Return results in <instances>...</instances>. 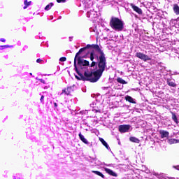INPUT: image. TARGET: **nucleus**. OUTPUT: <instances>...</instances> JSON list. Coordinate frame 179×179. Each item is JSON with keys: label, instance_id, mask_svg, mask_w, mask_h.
<instances>
[{"label": "nucleus", "instance_id": "5701e85b", "mask_svg": "<svg viewBox=\"0 0 179 179\" xmlns=\"http://www.w3.org/2000/svg\"><path fill=\"white\" fill-rule=\"evenodd\" d=\"M59 61L61 62H65V61H66V57H60Z\"/></svg>", "mask_w": 179, "mask_h": 179}, {"label": "nucleus", "instance_id": "6e6552de", "mask_svg": "<svg viewBox=\"0 0 179 179\" xmlns=\"http://www.w3.org/2000/svg\"><path fill=\"white\" fill-rule=\"evenodd\" d=\"M72 92H73L72 87H68L67 88L62 90V92L61 93V94H64V93H65L66 96H69V94H71Z\"/></svg>", "mask_w": 179, "mask_h": 179}, {"label": "nucleus", "instance_id": "c756f323", "mask_svg": "<svg viewBox=\"0 0 179 179\" xmlns=\"http://www.w3.org/2000/svg\"><path fill=\"white\" fill-rule=\"evenodd\" d=\"M87 17H90V13L89 11L87 12Z\"/></svg>", "mask_w": 179, "mask_h": 179}, {"label": "nucleus", "instance_id": "bb28decb", "mask_svg": "<svg viewBox=\"0 0 179 179\" xmlns=\"http://www.w3.org/2000/svg\"><path fill=\"white\" fill-rule=\"evenodd\" d=\"M39 82H41V83H43V85L45 84V80H43V79H38Z\"/></svg>", "mask_w": 179, "mask_h": 179}, {"label": "nucleus", "instance_id": "0eeeda50", "mask_svg": "<svg viewBox=\"0 0 179 179\" xmlns=\"http://www.w3.org/2000/svg\"><path fill=\"white\" fill-rule=\"evenodd\" d=\"M159 134L160 138L162 139H163L164 138H169V136L170 135V133H169V131L164 130H160Z\"/></svg>", "mask_w": 179, "mask_h": 179}, {"label": "nucleus", "instance_id": "dca6fc26", "mask_svg": "<svg viewBox=\"0 0 179 179\" xmlns=\"http://www.w3.org/2000/svg\"><path fill=\"white\" fill-rule=\"evenodd\" d=\"M92 172L94 173V174H96V176H99V177H101V178H106L104 175L99 171H92Z\"/></svg>", "mask_w": 179, "mask_h": 179}, {"label": "nucleus", "instance_id": "f03ea898", "mask_svg": "<svg viewBox=\"0 0 179 179\" xmlns=\"http://www.w3.org/2000/svg\"><path fill=\"white\" fill-rule=\"evenodd\" d=\"M90 48L92 51H94H94H96V52L101 54L99 56V61L98 62V69L96 66V69L90 72V82L91 83H96V82H99L100 78L103 76V72H104V71H106V68H107V59H106L104 52L101 50L99 45H90Z\"/></svg>", "mask_w": 179, "mask_h": 179}, {"label": "nucleus", "instance_id": "cd10ccee", "mask_svg": "<svg viewBox=\"0 0 179 179\" xmlns=\"http://www.w3.org/2000/svg\"><path fill=\"white\" fill-rule=\"evenodd\" d=\"M42 61H43V59H36V62H37L38 64H40V62H42Z\"/></svg>", "mask_w": 179, "mask_h": 179}, {"label": "nucleus", "instance_id": "c85d7f7f", "mask_svg": "<svg viewBox=\"0 0 179 179\" xmlns=\"http://www.w3.org/2000/svg\"><path fill=\"white\" fill-rule=\"evenodd\" d=\"M41 103H43V100H44V96L42 95L41 97Z\"/></svg>", "mask_w": 179, "mask_h": 179}, {"label": "nucleus", "instance_id": "2f4dec72", "mask_svg": "<svg viewBox=\"0 0 179 179\" xmlns=\"http://www.w3.org/2000/svg\"><path fill=\"white\" fill-rule=\"evenodd\" d=\"M0 41H1V43H5L6 40L5 38H1L0 39Z\"/></svg>", "mask_w": 179, "mask_h": 179}, {"label": "nucleus", "instance_id": "f257e3e1", "mask_svg": "<svg viewBox=\"0 0 179 179\" xmlns=\"http://www.w3.org/2000/svg\"><path fill=\"white\" fill-rule=\"evenodd\" d=\"M89 48H90V44H87L86 47L80 48L74 57V69L78 75V76L75 75V78L77 80L90 82V71H89V69L83 67L89 66L90 62L87 60L83 59V57L79 56L82 52H85L86 50H89Z\"/></svg>", "mask_w": 179, "mask_h": 179}, {"label": "nucleus", "instance_id": "4be33fe9", "mask_svg": "<svg viewBox=\"0 0 179 179\" xmlns=\"http://www.w3.org/2000/svg\"><path fill=\"white\" fill-rule=\"evenodd\" d=\"M52 6H54V3H50V4H48L45 7V10H50V9H51V8H52Z\"/></svg>", "mask_w": 179, "mask_h": 179}, {"label": "nucleus", "instance_id": "f704fd0d", "mask_svg": "<svg viewBox=\"0 0 179 179\" xmlns=\"http://www.w3.org/2000/svg\"><path fill=\"white\" fill-rule=\"evenodd\" d=\"M14 179H16V178H14Z\"/></svg>", "mask_w": 179, "mask_h": 179}, {"label": "nucleus", "instance_id": "aec40b11", "mask_svg": "<svg viewBox=\"0 0 179 179\" xmlns=\"http://www.w3.org/2000/svg\"><path fill=\"white\" fill-rule=\"evenodd\" d=\"M117 82H118V83H121V85H127V81H125L122 78H117Z\"/></svg>", "mask_w": 179, "mask_h": 179}, {"label": "nucleus", "instance_id": "412c9836", "mask_svg": "<svg viewBox=\"0 0 179 179\" xmlns=\"http://www.w3.org/2000/svg\"><path fill=\"white\" fill-rule=\"evenodd\" d=\"M24 9H27V6H30L31 5V1H27V0H25L24 1Z\"/></svg>", "mask_w": 179, "mask_h": 179}, {"label": "nucleus", "instance_id": "7ed1b4c3", "mask_svg": "<svg viewBox=\"0 0 179 179\" xmlns=\"http://www.w3.org/2000/svg\"><path fill=\"white\" fill-rule=\"evenodd\" d=\"M109 26L115 31H122L124 30V21L117 17H111Z\"/></svg>", "mask_w": 179, "mask_h": 179}, {"label": "nucleus", "instance_id": "f3484780", "mask_svg": "<svg viewBox=\"0 0 179 179\" xmlns=\"http://www.w3.org/2000/svg\"><path fill=\"white\" fill-rule=\"evenodd\" d=\"M167 85H169V86H171V87H176V86H177V84L171 81V80H167Z\"/></svg>", "mask_w": 179, "mask_h": 179}, {"label": "nucleus", "instance_id": "6ab92c4d", "mask_svg": "<svg viewBox=\"0 0 179 179\" xmlns=\"http://www.w3.org/2000/svg\"><path fill=\"white\" fill-rule=\"evenodd\" d=\"M172 114V120L176 122V124H178V119H177V115L176 113L171 112Z\"/></svg>", "mask_w": 179, "mask_h": 179}, {"label": "nucleus", "instance_id": "72a5a7b5", "mask_svg": "<svg viewBox=\"0 0 179 179\" xmlns=\"http://www.w3.org/2000/svg\"><path fill=\"white\" fill-rule=\"evenodd\" d=\"M29 75H31H31H33V73H30Z\"/></svg>", "mask_w": 179, "mask_h": 179}, {"label": "nucleus", "instance_id": "7c9ffc66", "mask_svg": "<svg viewBox=\"0 0 179 179\" xmlns=\"http://www.w3.org/2000/svg\"><path fill=\"white\" fill-rule=\"evenodd\" d=\"M173 168L176 169V170H179V165L178 166H174Z\"/></svg>", "mask_w": 179, "mask_h": 179}, {"label": "nucleus", "instance_id": "20e7f679", "mask_svg": "<svg viewBox=\"0 0 179 179\" xmlns=\"http://www.w3.org/2000/svg\"><path fill=\"white\" fill-rule=\"evenodd\" d=\"M136 57L146 62L147 61H152V58L147 55H145L141 52H136Z\"/></svg>", "mask_w": 179, "mask_h": 179}, {"label": "nucleus", "instance_id": "1a4fd4ad", "mask_svg": "<svg viewBox=\"0 0 179 179\" xmlns=\"http://www.w3.org/2000/svg\"><path fill=\"white\" fill-rule=\"evenodd\" d=\"M105 171H106V173L109 174V176H112L113 177H117V174L115 173V172L113 171V170H111L108 168H106Z\"/></svg>", "mask_w": 179, "mask_h": 179}, {"label": "nucleus", "instance_id": "a878e982", "mask_svg": "<svg viewBox=\"0 0 179 179\" xmlns=\"http://www.w3.org/2000/svg\"><path fill=\"white\" fill-rule=\"evenodd\" d=\"M57 2L58 3H61V2L64 3V2H66V0H57Z\"/></svg>", "mask_w": 179, "mask_h": 179}, {"label": "nucleus", "instance_id": "423d86ee", "mask_svg": "<svg viewBox=\"0 0 179 179\" xmlns=\"http://www.w3.org/2000/svg\"><path fill=\"white\" fill-rule=\"evenodd\" d=\"M130 6L132 8L133 10H134V12H136V13H138V15H142V13H143L142 9L135 6V4L131 3H130Z\"/></svg>", "mask_w": 179, "mask_h": 179}, {"label": "nucleus", "instance_id": "473e14b6", "mask_svg": "<svg viewBox=\"0 0 179 179\" xmlns=\"http://www.w3.org/2000/svg\"><path fill=\"white\" fill-rule=\"evenodd\" d=\"M54 107H58V105L57 104L56 102L54 103Z\"/></svg>", "mask_w": 179, "mask_h": 179}, {"label": "nucleus", "instance_id": "393cba45", "mask_svg": "<svg viewBox=\"0 0 179 179\" xmlns=\"http://www.w3.org/2000/svg\"><path fill=\"white\" fill-rule=\"evenodd\" d=\"M1 49L3 50V48H9V47H10V46H9L8 45H1Z\"/></svg>", "mask_w": 179, "mask_h": 179}, {"label": "nucleus", "instance_id": "a211bd4d", "mask_svg": "<svg viewBox=\"0 0 179 179\" xmlns=\"http://www.w3.org/2000/svg\"><path fill=\"white\" fill-rule=\"evenodd\" d=\"M99 141L102 143V145H103V146L106 148V149H108L109 148L108 144L107 143V142H106V141L103 139V138H99Z\"/></svg>", "mask_w": 179, "mask_h": 179}, {"label": "nucleus", "instance_id": "9b49d317", "mask_svg": "<svg viewBox=\"0 0 179 179\" xmlns=\"http://www.w3.org/2000/svg\"><path fill=\"white\" fill-rule=\"evenodd\" d=\"M168 143L169 145H174V143H179V140L176 138H169L168 139Z\"/></svg>", "mask_w": 179, "mask_h": 179}, {"label": "nucleus", "instance_id": "4468645a", "mask_svg": "<svg viewBox=\"0 0 179 179\" xmlns=\"http://www.w3.org/2000/svg\"><path fill=\"white\" fill-rule=\"evenodd\" d=\"M129 141L131 142H133L134 143H139L141 142V140H139L138 138L136 137H130Z\"/></svg>", "mask_w": 179, "mask_h": 179}, {"label": "nucleus", "instance_id": "b1692460", "mask_svg": "<svg viewBox=\"0 0 179 179\" xmlns=\"http://www.w3.org/2000/svg\"><path fill=\"white\" fill-rule=\"evenodd\" d=\"M96 65H97V62H92L90 64V67L93 68V66H96Z\"/></svg>", "mask_w": 179, "mask_h": 179}, {"label": "nucleus", "instance_id": "9d476101", "mask_svg": "<svg viewBox=\"0 0 179 179\" xmlns=\"http://www.w3.org/2000/svg\"><path fill=\"white\" fill-rule=\"evenodd\" d=\"M126 101H129V103H131L132 104H136V101L134 100V98H132L131 96H125Z\"/></svg>", "mask_w": 179, "mask_h": 179}, {"label": "nucleus", "instance_id": "ddd939ff", "mask_svg": "<svg viewBox=\"0 0 179 179\" xmlns=\"http://www.w3.org/2000/svg\"><path fill=\"white\" fill-rule=\"evenodd\" d=\"M94 56L96 57L97 59H99V56L96 55V53L94 52V50H91L90 61H93V59H94Z\"/></svg>", "mask_w": 179, "mask_h": 179}, {"label": "nucleus", "instance_id": "2eb2a0df", "mask_svg": "<svg viewBox=\"0 0 179 179\" xmlns=\"http://www.w3.org/2000/svg\"><path fill=\"white\" fill-rule=\"evenodd\" d=\"M78 136H79L80 141H82V142H83V143L87 144V140H86V138H85V136L83 135H82V133H80L78 134Z\"/></svg>", "mask_w": 179, "mask_h": 179}, {"label": "nucleus", "instance_id": "39448f33", "mask_svg": "<svg viewBox=\"0 0 179 179\" xmlns=\"http://www.w3.org/2000/svg\"><path fill=\"white\" fill-rule=\"evenodd\" d=\"M129 128H131V126L129 124H123L119 126V131L123 134L125 132H128L129 131Z\"/></svg>", "mask_w": 179, "mask_h": 179}, {"label": "nucleus", "instance_id": "f8f14e48", "mask_svg": "<svg viewBox=\"0 0 179 179\" xmlns=\"http://www.w3.org/2000/svg\"><path fill=\"white\" fill-rule=\"evenodd\" d=\"M173 12L176 13V15H179V6H178V4H177V3L173 4Z\"/></svg>", "mask_w": 179, "mask_h": 179}]
</instances>
